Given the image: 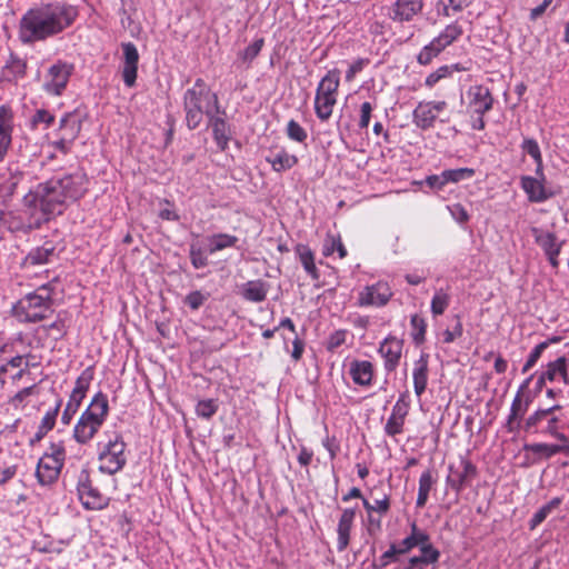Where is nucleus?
I'll list each match as a JSON object with an SVG mask.
<instances>
[{
	"instance_id": "52",
	"label": "nucleus",
	"mask_w": 569,
	"mask_h": 569,
	"mask_svg": "<svg viewBox=\"0 0 569 569\" xmlns=\"http://www.w3.org/2000/svg\"><path fill=\"white\" fill-rule=\"evenodd\" d=\"M287 137L298 143H306L308 133L306 129L296 120L291 119L287 123L286 128Z\"/></svg>"
},
{
	"instance_id": "44",
	"label": "nucleus",
	"mask_w": 569,
	"mask_h": 569,
	"mask_svg": "<svg viewBox=\"0 0 569 569\" xmlns=\"http://www.w3.org/2000/svg\"><path fill=\"white\" fill-rule=\"evenodd\" d=\"M335 252L338 253L340 259L347 257V249L341 237L339 234H328L323 241L322 254L329 257Z\"/></svg>"
},
{
	"instance_id": "46",
	"label": "nucleus",
	"mask_w": 569,
	"mask_h": 569,
	"mask_svg": "<svg viewBox=\"0 0 569 569\" xmlns=\"http://www.w3.org/2000/svg\"><path fill=\"white\" fill-rule=\"evenodd\" d=\"M458 64L441 66L437 70L432 71L425 79V86L429 89L433 88L440 80L449 78L455 71H459Z\"/></svg>"
},
{
	"instance_id": "25",
	"label": "nucleus",
	"mask_w": 569,
	"mask_h": 569,
	"mask_svg": "<svg viewBox=\"0 0 569 569\" xmlns=\"http://www.w3.org/2000/svg\"><path fill=\"white\" fill-rule=\"evenodd\" d=\"M264 159L271 166L272 171L277 173L292 169L299 161L298 157L289 153L284 147L271 149Z\"/></svg>"
},
{
	"instance_id": "4",
	"label": "nucleus",
	"mask_w": 569,
	"mask_h": 569,
	"mask_svg": "<svg viewBox=\"0 0 569 569\" xmlns=\"http://www.w3.org/2000/svg\"><path fill=\"white\" fill-rule=\"evenodd\" d=\"M569 428V417L561 405L538 408L523 421L522 431L528 435H541L555 438L559 442H568L565 430Z\"/></svg>"
},
{
	"instance_id": "33",
	"label": "nucleus",
	"mask_w": 569,
	"mask_h": 569,
	"mask_svg": "<svg viewBox=\"0 0 569 569\" xmlns=\"http://www.w3.org/2000/svg\"><path fill=\"white\" fill-rule=\"evenodd\" d=\"M269 284L262 280L247 281L241 289L243 299L251 302H262L268 295Z\"/></svg>"
},
{
	"instance_id": "61",
	"label": "nucleus",
	"mask_w": 569,
	"mask_h": 569,
	"mask_svg": "<svg viewBox=\"0 0 569 569\" xmlns=\"http://www.w3.org/2000/svg\"><path fill=\"white\" fill-rule=\"evenodd\" d=\"M53 122L54 116L46 109H38L31 118L32 128H37L38 126L43 124L44 129H47Z\"/></svg>"
},
{
	"instance_id": "39",
	"label": "nucleus",
	"mask_w": 569,
	"mask_h": 569,
	"mask_svg": "<svg viewBox=\"0 0 569 569\" xmlns=\"http://www.w3.org/2000/svg\"><path fill=\"white\" fill-rule=\"evenodd\" d=\"M562 503V498L555 497L552 498L548 503L540 507L531 517L529 520V528L533 530L537 528L540 523H542L546 518L560 505Z\"/></svg>"
},
{
	"instance_id": "9",
	"label": "nucleus",
	"mask_w": 569,
	"mask_h": 569,
	"mask_svg": "<svg viewBox=\"0 0 569 569\" xmlns=\"http://www.w3.org/2000/svg\"><path fill=\"white\" fill-rule=\"evenodd\" d=\"M74 66L71 62L58 59L41 77V89L50 97H61L73 74Z\"/></svg>"
},
{
	"instance_id": "49",
	"label": "nucleus",
	"mask_w": 569,
	"mask_h": 569,
	"mask_svg": "<svg viewBox=\"0 0 569 569\" xmlns=\"http://www.w3.org/2000/svg\"><path fill=\"white\" fill-rule=\"evenodd\" d=\"M411 337L416 345H420L426 339L427 323L425 319L419 315H412L410 318Z\"/></svg>"
},
{
	"instance_id": "19",
	"label": "nucleus",
	"mask_w": 569,
	"mask_h": 569,
	"mask_svg": "<svg viewBox=\"0 0 569 569\" xmlns=\"http://www.w3.org/2000/svg\"><path fill=\"white\" fill-rule=\"evenodd\" d=\"M467 110L471 114H486L493 108L495 99L488 87L483 84L470 86L466 92Z\"/></svg>"
},
{
	"instance_id": "60",
	"label": "nucleus",
	"mask_w": 569,
	"mask_h": 569,
	"mask_svg": "<svg viewBox=\"0 0 569 569\" xmlns=\"http://www.w3.org/2000/svg\"><path fill=\"white\" fill-rule=\"evenodd\" d=\"M399 556H403V553L400 551L397 543H391L389 549L386 550L380 557H379V563L376 566L379 569L386 568L390 563L397 561V558Z\"/></svg>"
},
{
	"instance_id": "63",
	"label": "nucleus",
	"mask_w": 569,
	"mask_h": 569,
	"mask_svg": "<svg viewBox=\"0 0 569 569\" xmlns=\"http://www.w3.org/2000/svg\"><path fill=\"white\" fill-rule=\"evenodd\" d=\"M43 456L63 466L66 460V449L63 443L61 441L52 442Z\"/></svg>"
},
{
	"instance_id": "34",
	"label": "nucleus",
	"mask_w": 569,
	"mask_h": 569,
	"mask_svg": "<svg viewBox=\"0 0 569 569\" xmlns=\"http://www.w3.org/2000/svg\"><path fill=\"white\" fill-rule=\"evenodd\" d=\"M43 332L53 341L61 340L68 332L66 312H59L56 320L48 326H41L37 329V333Z\"/></svg>"
},
{
	"instance_id": "55",
	"label": "nucleus",
	"mask_w": 569,
	"mask_h": 569,
	"mask_svg": "<svg viewBox=\"0 0 569 569\" xmlns=\"http://www.w3.org/2000/svg\"><path fill=\"white\" fill-rule=\"evenodd\" d=\"M82 400L81 398L79 397H74V396H69V400L62 411V415H61V422L63 425H69L73 418V416L77 413V411L79 410L81 403H82Z\"/></svg>"
},
{
	"instance_id": "16",
	"label": "nucleus",
	"mask_w": 569,
	"mask_h": 569,
	"mask_svg": "<svg viewBox=\"0 0 569 569\" xmlns=\"http://www.w3.org/2000/svg\"><path fill=\"white\" fill-rule=\"evenodd\" d=\"M403 340L388 335L378 347V353L383 360V369L387 373H392L397 370L402 358Z\"/></svg>"
},
{
	"instance_id": "1",
	"label": "nucleus",
	"mask_w": 569,
	"mask_h": 569,
	"mask_svg": "<svg viewBox=\"0 0 569 569\" xmlns=\"http://www.w3.org/2000/svg\"><path fill=\"white\" fill-rule=\"evenodd\" d=\"M88 174L78 169L70 173H62L39 182L23 197L27 222L17 229L32 230L40 228L66 209L82 199L89 190Z\"/></svg>"
},
{
	"instance_id": "17",
	"label": "nucleus",
	"mask_w": 569,
	"mask_h": 569,
	"mask_svg": "<svg viewBox=\"0 0 569 569\" xmlns=\"http://www.w3.org/2000/svg\"><path fill=\"white\" fill-rule=\"evenodd\" d=\"M446 108L447 102L445 100L421 101L412 112V122L421 130H429L433 128L439 113H441Z\"/></svg>"
},
{
	"instance_id": "64",
	"label": "nucleus",
	"mask_w": 569,
	"mask_h": 569,
	"mask_svg": "<svg viewBox=\"0 0 569 569\" xmlns=\"http://www.w3.org/2000/svg\"><path fill=\"white\" fill-rule=\"evenodd\" d=\"M347 336H348V330H346V329H339V330L333 331L328 338L327 349L329 351H333V350L338 349L343 343H346Z\"/></svg>"
},
{
	"instance_id": "29",
	"label": "nucleus",
	"mask_w": 569,
	"mask_h": 569,
	"mask_svg": "<svg viewBox=\"0 0 569 569\" xmlns=\"http://www.w3.org/2000/svg\"><path fill=\"white\" fill-rule=\"evenodd\" d=\"M409 533L400 540L397 546L403 555L409 553L415 548H420L423 542L428 541L430 536L425 529L420 528L416 520L409 523Z\"/></svg>"
},
{
	"instance_id": "18",
	"label": "nucleus",
	"mask_w": 569,
	"mask_h": 569,
	"mask_svg": "<svg viewBox=\"0 0 569 569\" xmlns=\"http://www.w3.org/2000/svg\"><path fill=\"white\" fill-rule=\"evenodd\" d=\"M425 7V0H395L387 10V17L395 23L411 22Z\"/></svg>"
},
{
	"instance_id": "6",
	"label": "nucleus",
	"mask_w": 569,
	"mask_h": 569,
	"mask_svg": "<svg viewBox=\"0 0 569 569\" xmlns=\"http://www.w3.org/2000/svg\"><path fill=\"white\" fill-rule=\"evenodd\" d=\"M109 412L108 396L98 391L73 426L72 439L80 446L89 445L107 421Z\"/></svg>"
},
{
	"instance_id": "38",
	"label": "nucleus",
	"mask_w": 569,
	"mask_h": 569,
	"mask_svg": "<svg viewBox=\"0 0 569 569\" xmlns=\"http://www.w3.org/2000/svg\"><path fill=\"white\" fill-rule=\"evenodd\" d=\"M94 377V370L92 367H87L80 376L77 378L74 382V387L71 391V396L79 397L81 399L86 398V395L90 388V385Z\"/></svg>"
},
{
	"instance_id": "2",
	"label": "nucleus",
	"mask_w": 569,
	"mask_h": 569,
	"mask_svg": "<svg viewBox=\"0 0 569 569\" xmlns=\"http://www.w3.org/2000/svg\"><path fill=\"white\" fill-rule=\"evenodd\" d=\"M77 17V8L66 2L56 1L34 6L20 18L18 38L28 46L47 41L71 27Z\"/></svg>"
},
{
	"instance_id": "26",
	"label": "nucleus",
	"mask_w": 569,
	"mask_h": 569,
	"mask_svg": "<svg viewBox=\"0 0 569 569\" xmlns=\"http://www.w3.org/2000/svg\"><path fill=\"white\" fill-rule=\"evenodd\" d=\"M57 256L53 241H44L41 246L32 248L22 261L24 268L49 263Z\"/></svg>"
},
{
	"instance_id": "3",
	"label": "nucleus",
	"mask_w": 569,
	"mask_h": 569,
	"mask_svg": "<svg viewBox=\"0 0 569 569\" xmlns=\"http://www.w3.org/2000/svg\"><path fill=\"white\" fill-rule=\"evenodd\" d=\"M183 111L186 124L190 130L197 129L203 120L209 119L214 112L226 116L220 109L217 93L212 92L202 78L196 79L193 86L183 93Z\"/></svg>"
},
{
	"instance_id": "12",
	"label": "nucleus",
	"mask_w": 569,
	"mask_h": 569,
	"mask_svg": "<svg viewBox=\"0 0 569 569\" xmlns=\"http://www.w3.org/2000/svg\"><path fill=\"white\" fill-rule=\"evenodd\" d=\"M478 476L477 467L467 457H460L458 463L449 466V475L447 476V485L456 491L462 492Z\"/></svg>"
},
{
	"instance_id": "30",
	"label": "nucleus",
	"mask_w": 569,
	"mask_h": 569,
	"mask_svg": "<svg viewBox=\"0 0 569 569\" xmlns=\"http://www.w3.org/2000/svg\"><path fill=\"white\" fill-rule=\"evenodd\" d=\"M62 465L49 459L46 456H42L39 459L36 476L38 478L39 483L42 486H48L53 483L58 478L62 469Z\"/></svg>"
},
{
	"instance_id": "24",
	"label": "nucleus",
	"mask_w": 569,
	"mask_h": 569,
	"mask_svg": "<svg viewBox=\"0 0 569 569\" xmlns=\"http://www.w3.org/2000/svg\"><path fill=\"white\" fill-rule=\"evenodd\" d=\"M428 380L429 355L426 352H421L420 357L413 362L412 368L413 391L418 399H420L422 395L426 392Z\"/></svg>"
},
{
	"instance_id": "59",
	"label": "nucleus",
	"mask_w": 569,
	"mask_h": 569,
	"mask_svg": "<svg viewBox=\"0 0 569 569\" xmlns=\"http://www.w3.org/2000/svg\"><path fill=\"white\" fill-rule=\"evenodd\" d=\"M189 257L191 264L194 269H201L208 266V258L201 247L191 244L189 249Z\"/></svg>"
},
{
	"instance_id": "13",
	"label": "nucleus",
	"mask_w": 569,
	"mask_h": 569,
	"mask_svg": "<svg viewBox=\"0 0 569 569\" xmlns=\"http://www.w3.org/2000/svg\"><path fill=\"white\" fill-rule=\"evenodd\" d=\"M531 234L535 242L542 250L549 264L553 269H558L560 266L559 256L565 244V240L558 239L553 231L545 230L539 227L531 228Z\"/></svg>"
},
{
	"instance_id": "27",
	"label": "nucleus",
	"mask_w": 569,
	"mask_h": 569,
	"mask_svg": "<svg viewBox=\"0 0 569 569\" xmlns=\"http://www.w3.org/2000/svg\"><path fill=\"white\" fill-rule=\"evenodd\" d=\"M208 126L212 129L213 140L220 150L228 148L231 139V129L222 113L214 112L208 119Z\"/></svg>"
},
{
	"instance_id": "20",
	"label": "nucleus",
	"mask_w": 569,
	"mask_h": 569,
	"mask_svg": "<svg viewBox=\"0 0 569 569\" xmlns=\"http://www.w3.org/2000/svg\"><path fill=\"white\" fill-rule=\"evenodd\" d=\"M122 49V62H121V76L123 83L127 88L136 86L138 77V63L139 52L134 43L123 42L121 43Z\"/></svg>"
},
{
	"instance_id": "10",
	"label": "nucleus",
	"mask_w": 569,
	"mask_h": 569,
	"mask_svg": "<svg viewBox=\"0 0 569 569\" xmlns=\"http://www.w3.org/2000/svg\"><path fill=\"white\" fill-rule=\"evenodd\" d=\"M77 491L81 505L87 510H102L109 505L110 499L93 485L89 472L86 470H82L79 475Z\"/></svg>"
},
{
	"instance_id": "43",
	"label": "nucleus",
	"mask_w": 569,
	"mask_h": 569,
	"mask_svg": "<svg viewBox=\"0 0 569 569\" xmlns=\"http://www.w3.org/2000/svg\"><path fill=\"white\" fill-rule=\"evenodd\" d=\"M26 73V62L18 58H12L2 70V78L9 82L17 81Z\"/></svg>"
},
{
	"instance_id": "51",
	"label": "nucleus",
	"mask_w": 569,
	"mask_h": 569,
	"mask_svg": "<svg viewBox=\"0 0 569 569\" xmlns=\"http://www.w3.org/2000/svg\"><path fill=\"white\" fill-rule=\"evenodd\" d=\"M476 171L472 168H457L443 170L446 183H458L462 180L471 179Z\"/></svg>"
},
{
	"instance_id": "56",
	"label": "nucleus",
	"mask_w": 569,
	"mask_h": 569,
	"mask_svg": "<svg viewBox=\"0 0 569 569\" xmlns=\"http://www.w3.org/2000/svg\"><path fill=\"white\" fill-rule=\"evenodd\" d=\"M263 38L256 39L243 51L239 53V57L243 60V62L251 63L259 56L263 47Z\"/></svg>"
},
{
	"instance_id": "7",
	"label": "nucleus",
	"mask_w": 569,
	"mask_h": 569,
	"mask_svg": "<svg viewBox=\"0 0 569 569\" xmlns=\"http://www.w3.org/2000/svg\"><path fill=\"white\" fill-rule=\"evenodd\" d=\"M127 443L119 432H113L108 440L97 443L99 470L106 475H114L127 463Z\"/></svg>"
},
{
	"instance_id": "14",
	"label": "nucleus",
	"mask_w": 569,
	"mask_h": 569,
	"mask_svg": "<svg viewBox=\"0 0 569 569\" xmlns=\"http://www.w3.org/2000/svg\"><path fill=\"white\" fill-rule=\"evenodd\" d=\"M531 377L528 378L517 390L511 406L509 410V415L507 416L505 428L508 432H519L522 431V426L525 421V415L527 413L530 406V398L523 397L525 390L528 388L529 381Z\"/></svg>"
},
{
	"instance_id": "47",
	"label": "nucleus",
	"mask_w": 569,
	"mask_h": 569,
	"mask_svg": "<svg viewBox=\"0 0 569 569\" xmlns=\"http://www.w3.org/2000/svg\"><path fill=\"white\" fill-rule=\"evenodd\" d=\"M465 1L466 0H438L436 3L437 13L438 16L449 18L465 8Z\"/></svg>"
},
{
	"instance_id": "5",
	"label": "nucleus",
	"mask_w": 569,
	"mask_h": 569,
	"mask_svg": "<svg viewBox=\"0 0 569 569\" xmlns=\"http://www.w3.org/2000/svg\"><path fill=\"white\" fill-rule=\"evenodd\" d=\"M58 278L23 296L12 308L20 322H39L53 313V295Z\"/></svg>"
},
{
	"instance_id": "62",
	"label": "nucleus",
	"mask_w": 569,
	"mask_h": 569,
	"mask_svg": "<svg viewBox=\"0 0 569 569\" xmlns=\"http://www.w3.org/2000/svg\"><path fill=\"white\" fill-rule=\"evenodd\" d=\"M523 153L531 157L532 160H539L542 158L541 149L533 138H525L520 146Z\"/></svg>"
},
{
	"instance_id": "57",
	"label": "nucleus",
	"mask_w": 569,
	"mask_h": 569,
	"mask_svg": "<svg viewBox=\"0 0 569 569\" xmlns=\"http://www.w3.org/2000/svg\"><path fill=\"white\" fill-rule=\"evenodd\" d=\"M61 405H62V399L59 398L56 402V406L53 408L49 409L44 413V416L42 417V419L39 423V427H41L42 429H46L48 431H51L56 425V420H57L58 413L60 411Z\"/></svg>"
},
{
	"instance_id": "28",
	"label": "nucleus",
	"mask_w": 569,
	"mask_h": 569,
	"mask_svg": "<svg viewBox=\"0 0 569 569\" xmlns=\"http://www.w3.org/2000/svg\"><path fill=\"white\" fill-rule=\"evenodd\" d=\"M523 450L537 456L538 459H549L558 453L569 456V441L558 443L533 442L525 443Z\"/></svg>"
},
{
	"instance_id": "58",
	"label": "nucleus",
	"mask_w": 569,
	"mask_h": 569,
	"mask_svg": "<svg viewBox=\"0 0 569 569\" xmlns=\"http://www.w3.org/2000/svg\"><path fill=\"white\" fill-rule=\"evenodd\" d=\"M406 419L398 418L393 415H390L387 419V422L383 427L385 433L389 437H396L403 432Z\"/></svg>"
},
{
	"instance_id": "11",
	"label": "nucleus",
	"mask_w": 569,
	"mask_h": 569,
	"mask_svg": "<svg viewBox=\"0 0 569 569\" xmlns=\"http://www.w3.org/2000/svg\"><path fill=\"white\" fill-rule=\"evenodd\" d=\"M393 296L390 284L385 280H378L365 286L357 296V305L362 308H382L388 305Z\"/></svg>"
},
{
	"instance_id": "42",
	"label": "nucleus",
	"mask_w": 569,
	"mask_h": 569,
	"mask_svg": "<svg viewBox=\"0 0 569 569\" xmlns=\"http://www.w3.org/2000/svg\"><path fill=\"white\" fill-rule=\"evenodd\" d=\"M209 252L214 253L237 244L238 238L229 233H216L208 238Z\"/></svg>"
},
{
	"instance_id": "35",
	"label": "nucleus",
	"mask_w": 569,
	"mask_h": 569,
	"mask_svg": "<svg viewBox=\"0 0 569 569\" xmlns=\"http://www.w3.org/2000/svg\"><path fill=\"white\" fill-rule=\"evenodd\" d=\"M463 34V28L458 21L447 24L433 40L445 50Z\"/></svg>"
},
{
	"instance_id": "32",
	"label": "nucleus",
	"mask_w": 569,
	"mask_h": 569,
	"mask_svg": "<svg viewBox=\"0 0 569 569\" xmlns=\"http://www.w3.org/2000/svg\"><path fill=\"white\" fill-rule=\"evenodd\" d=\"M295 251L307 274H309L312 280H319L320 272L315 261L313 251L307 244L302 243L297 244Z\"/></svg>"
},
{
	"instance_id": "40",
	"label": "nucleus",
	"mask_w": 569,
	"mask_h": 569,
	"mask_svg": "<svg viewBox=\"0 0 569 569\" xmlns=\"http://www.w3.org/2000/svg\"><path fill=\"white\" fill-rule=\"evenodd\" d=\"M31 358V353L17 355L2 365H0V388L3 389L8 383V373L9 369H20L23 368L24 361Z\"/></svg>"
},
{
	"instance_id": "23",
	"label": "nucleus",
	"mask_w": 569,
	"mask_h": 569,
	"mask_svg": "<svg viewBox=\"0 0 569 569\" xmlns=\"http://www.w3.org/2000/svg\"><path fill=\"white\" fill-rule=\"evenodd\" d=\"M356 515V508H345L338 519L337 550L339 552L345 551L350 543L351 531L355 526Z\"/></svg>"
},
{
	"instance_id": "50",
	"label": "nucleus",
	"mask_w": 569,
	"mask_h": 569,
	"mask_svg": "<svg viewBox=\"0 0 569 569\" xmlns=\"http://www.w3.org/2000/svg\"><path fill=\"white\" fill-rule=\"evenodd\" d=\"M219 409L217 399H202L196 405V413L198 417L203 419L212 418Z\"/></svg>"
},
{
	"instance_id": "22",
	"label": "nucleus",
	"mask_w": 569,
	"mask_h": 569,
	"mask_svg": "<svg viewBox=\"0 0 569 569\" xmlns=\"http://www.w3.org/2000/svg\"><path fill=\"white\" fill-rule=\"evenodd\" d=\"M14 113L11 107L0 106V163H2L12 144Z\"/></svg>"
},
{
	"instance_id": "8",
	"label": "nucleus",
	"mask_w": 569,
	"mask_h": 569,
	"mask_svg": "<svg viewBox=\"0 0 569 569\" xmlns=\"http://www.w3.org/2000/svg\"><path fill=\"white\" fill-rule=\"evenodd\" d=\"M340 71L329 70L319 81L315 96V113L321 122H327L337 104Z\"/></svg>"
},
{
	"instance_id": "37",
	"label": "nucleus",
	"mask_w": 569,
	"mask_h": 569,
	"mask_svg": "<svg viewBox=\"0 0 569 569\" xmlns=\"http://www.w3.org/2000/svg\"><path fill=\"white\" fill-rule=\"evenodd\" d=\"M451 297L448 288H439L435 291L431 299L430 310L433 317L443 315L446 309L449 307Z\"/></svg>"
},
{
	"instance_id": "31",
	"label": "nucleus",
	"mask_w": 569,
	"mask_h": 569,
	"mask_svg": "<svg viewBox=\"0 0 569 569\" xmlns=\"http://www.w3.org/2000/svg\"><path fill=\"white\" fill-rule=\"evenodd\" d=\"M543 377L548 378L549 382L560 380L563 385H569V372L567 369V356H560L552 361H549L543 369Z\"/></svg>"
},
{
	"instance_id": "45",
	"label": "nucleus",
	"mask_w": 569,
	"mask_h": 569,
	"mask_svg": "<svg viewBox=\"0 0 569 569\" xmlns=\"http://www.w3.org/2000/svg\"><path fill=\"white\" fill-rule=\"evenodd\" d=\"M417 556L420 558L423 566H435L436 563H438L441 557V552L431 543V539L429 536L428 541L423 542L419 548V555Z\"/></svg>"
},
{
	"instance_id": "48",
	"label": "nucleus",
	"mask_w": 569,
	"mask_h": 569,
	"mask_svg": "<svg viewBox=\"0 0 569 569\" xmlns=\"http://www.w3.org/2000/svg\"><path fill=\"white\" fill-rule=\"evenodd\" d=\"M443 49L432 39L426 44L417 56V62L421 66H428L437 58Z\"/></svg>"
},
{
	"instance_id": "53",
	"label": "nucleus",
	"mask_w": 569,
	"mask_h": 569,
	"mask_svg": "<svg viewBox=\"0 0 569 569\" xmlns=\"http://www.w3.org/2000/svg\"><path fill=\"white\" fill-rule=\"evenodd\" d=\"M410 395L409 391L406 390L399 395L398 400L392 407L391 415L406 419L410 410Z\"/></svg>"
},
{
	"instance_id": "54",
	"label": "nucleus",
	"mask_w": 569,
	"mask_h": 569,
	"mask_svg": "<svg viewBox=\"0 0 569 569\" xmlns=\"http://www.w3.org/2000/svg\"><path fill=\"white\" fill-rule=\"evenodd\" d=\"M80 132V124L71 119L70 114H64L60 119V126L58 130V136L68 137L73 133V141L77 139Z\"/></svg>"
},
{
	"instance_id": "36",
	"label": "nucleus",
	"mask_w": 569,
	"mask_h": 569,
	"mask_svg": "<svg viewBox=\"0 0 569 569\" xmlns=\"http://www.w3.org/2000/svg\"><path fill=\"white\" fill-rule=\"evenodd\" d=\"M435 482L436 480L433 479L431 470H426L421 473L419 478L418 496L416 500V506L418 508H423L426 506Z\"/></svg>"
},
{
	"instance_id": "15",
	"label": "nucleus",
	"mask_w": 569,
	"mask_h": 569,
	"mask_svg": "<svg viewBox=\"0 0 569 569\" xmlns=\"http://www.w3.org/2000/svg\"><path fill=\"white\" fill-rule=\"evenodd\" d=\"M520 187L531 203H543L560 193V188L552 187L547 179H538L532 176H521Z\"/></svg>"
},
{
	"instance_id": "21",
	"label": "nucleus",
	"mask_w": 569,
	"mask_h": 569,
	"mask_svg": "<svg viewBox=\"0 0 569 569\" xmlns=\"http://www.w3.org/2000/svg\"><path fill=\"white\" fill-rule=\"evenodd\" d=\"M348 375L360 388H371L375 382L376 367L369 360L352 359L348 363Z\"/></svg>"
},
{
	"instance_id": "41",
	"label": "nucleus",
	"mask_w": 569,
	"mask_h": 569,
	"mask_svg": "<svg viewBox=\"0 0 569 569\" xmlns=\"http://www.w3.org/2000/svg\"><path fill=\"white\" fill-rule=\"evenodd\" d=\"M36 395H38V386L34 383L18 390L16 393L9 397L8 403L13 409H24L29 403V398Z\"/></svg>"
}]
</instances>
